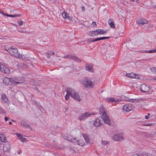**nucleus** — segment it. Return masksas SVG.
Wrapping results in <instances>:
<instances>
[{
  "label": "nucleus",
  "instance_id": "nucleus-24",
  "mask_svg": "<svg viewBox=\"0 0 156 156\" xmlns=\"http://www.w3.org/2000/svg\"><path fill=\"white\" fill-rule=\"evenodd\" d=\"M62 15L64 18L67 19L68 20H71V18L69 16L68 14L66 12H63L62 14Z\"/></svg>",
  "mask_w": 156,
  "mask_h": 156
},
{
  "label": "nucleus",
  "instance_id": "nucleus-14",
  "mask_svg": "<svg viewBox=\"0 0 156 156\" xmlns=\"http://www.w3.org/2000/svg\"><path fill=\"white\" fill-rule=\"evenodd\" d=\"M64 58H66L69 59H73L74 60L78 62H80V60L79 59L73 55H68L64 57Z\"/></svg>",
  "mask_w": 156,
  "mask_h": 156
},
{
  "label": "nucleus",
  "instance_id": "nucleus-2",
  "mask_svg": "<svg viewBox=\"0 0 156 156\" xmlns=\"http://www.w3.org/2000/svg\"><path fill=\"white\" fill-rule=\"evenodd\" d=\"M80 83L83 86L87 89H91L94 86V83L89 78L86 77L83 79Z\"/></svg>",
  "mask_w": 156,
  "mask_h": 156
},
{
  "label": "nucleus",
  "instance_id": "nucleus-36",
  "mask_svg": "<svg viewBox=\"0 0 156 156\" xmlns=\"http://www.w3.org/2000/svg\"><path fill=\"white\" fill-rule=\"evenodd\" d=\"M67 94L65 96V99L66 100H68L69 98V95H70V94H69L68 93H67V92H66Z\"/></svg>",
  "mask_w": 156,
  "mask_h": 156
},
{
  "label": "nucleus",
  "instance_id": "nucleus-49",
  "mask_svg": "<svg viewBox=\"0 0 156 156\" xmlns=\"http://www.w3.org/2000/svg\"><path fill=\"white\" fill-rule=\"evenodd\" d=\"M154 79L155 80H156V77L154 78Z\"/></svg>",
  "mask_w": 156,
  "mask_h": 156
},
{
  "label": "nucleus",
  "instance_id": "nucleus-25",
  "mask_svg": "<svg viewBox=\"0 0 156 156\" xmlns=\"http://www.w3.org/2000/svg\"><path fill=\"white\" fill-rule=\"evenodd\" d=\"M86 69L89 72H93L94 71L93 69L91 66L87 64L85 66Z\"/></svg>",
  "mask_w": 156,
  "mask_h": 156
},
{
  "label": "nucleus",
  "instance_id": "nucleus-43",
  "mask_svg": "<svg viewBox=\"0 0 156 156\" xmlns=\"http://www.w3.org/2000/svg\"><path fill=\"white\" fill-rule=\"evenodd\" d=\"M8 119L7 117H5V121H6V122L7 121Z\"/></svg>",
  "mask_w": 156,
  "mask_h": 156
},
{
  "label": "nucleus",
  "instance_id": "nucleus-48",
  "mask_svg": "<svg viewBox=\"0 0 156 156\" xmlns=\"http://www.w3.org/2000/svg\"><path fill=\"white\" fill-rule=\"evenodd\" d=\"M54 154L55 155V156H58L57 155L55 154Z\"/></svg>",
  "mask_w": 156,
  "mask_h": 156
},
{
  "label": "nucleus",
  "instance_id": "nucleus-21",
  "mask_svg": "<svg viewBox=\"0 0 156 156\" xmlns=\"http://www.w3.org/2000/svg\"><path fill=\"white\" fill-rule=\"evenodd\" d=\"M109 38V37H100L97 38L95 39H93L92 40V42H94L95 41H98L102 40H105L106 39H107Z\"/></svg>",
  "mask_w": 156,
  "mask_h": 156
},
{
  "label": "nucleus",
  "instance_id": "nucleus-44",
  "mask_svg": "<svg viewBox=\"0 0 156 156\" xmlns=\"http://www.w3.org/2000/svg\"><path fill=\"white\" fill-rule=\"evenodd\" d=\"M152 124H151L150 123H147L145 125L146 126H149L150 125H151Z\"/></svg>",
  "mask_w": 156,
  "mask_h": 156
},
{
  "label": "nucleus",
  "instance_id": "nucleus-19",
  "mask_svg": "<svg viewBox=\"0 0 156 156\" xmlns=\"http://www.w3.org/2000/svg\"><path fill=\"white\" fill-rule=\"evenodd\" d=\"M99 112L101 115H103L105 113H107L103 106H101L99 108Z\"/></svg>",
  "mask_w": 156,
  "mask_h": 156
},
{
  "label": "nucleus",
  "instance_id": "nucleus-45",
  "mask_svg": "<svg viewBox=\"0 0 156 156\" xmlns=\"http://www.w3.org/2000/svg\"><path fill=\"white\" fill-rule=\"evenodd\" d=\"M82 9V11H84V7L83 6H82L81 7Z\"/></svg>",
  "mask_w": 156,
  "mask_h": 156
},
{
  "label": "nucleus",
  "instance_id": "nucleus-20",
  "mask_svg": "<svg viewBox=\"0 0 156 156\" xmlns=\"http://www.w3.org/2000/svg\"><path fill=\"white\" fill-rule=\"evenodd\" d=\"M3 82L5 84L10 85L12 84V83L10 82V80L9 78L8 77H6L4 78L3 80Z\"/></svg>",
  "mask_w": 156,
  "mask_h": 156
},
{
  "label": "nucleus",
  "instance_id": "nucleus-10",
  "mask_svg": "<svg viewBox=\"0 0 156 156\" xmlns=\"http://www.w3.org/2000/svg\"><path fill=\"white\" fill-rule=\"evenodd\" d=\"M140 88L142 91L144 93H148L150 92V90L149 87L144 84L141 85Z\"/></svg>",
  "mask_w": 156,
  "mask_h": 156
},
{
  "label": "nucleus",
  "instance_id": "nucleus-30",
  "mask_svg": "<svg viewBox=\"0 0 156 156\" xmlns=\"http://www.w3.org/2000/svg\"><path fill=\"white\" fill-rule=\"evenodd\" d=\"M20 124L27 127H28L29 126V124H28L26 122L23 121H22L20 122Z\"/></svg>",
  "mask_w": 156,
  "mask_h": 156
},
{
  "label": "nucleus",
  "instance_id": "nucleus-22",
  "mask_svg": "<svg viewBox=\"0 0 156 156\" xmlns=\"http://www.w3.org/2000/svg\"><path fill=\"white\" fill-rule=\"evenodd\" d=\"M139 52H141L142 53H153L156 52V49H151L149 51H144V50H141L138 51Z\"/></svg>",
  "mask_w": 156,
  "mask_h": 156
},
{
  "label": "nucleus",
  "instance_id": "nucleus-1",
  "mask_svg": "<svg viewBox=\"0 0 156 156\" xmlns=\"http://www.w3.org/2000/svg\"><path fill=\"white\" fill-rule=\"evenodd\" d=\"M62 136L64 139L70 141L75 144L82 146L84 144V143L83 140H77L76 138H73L71 135L68 134L66 133H63Z\"/></svg>",
  "mask_w": 156,
  "mask_h": 156
},
{
  "label": "nucleus",
  "instance_id": "nucleus-4",
  "mask_svg": "<svg viewBox=\"0 0 156 156\" xmlns=\"http://www.w3.org/2000/svg\"><path fill=\"white\" fill-rule=\"evenodd\" d=\"M7 51L9 54L16 57L20 58H22V55L19 53L18 50L16 48L12 47L10 48H9Z\"/></svg>",
  "mask_w": 156,
  "mask_h": 156
},
{
  "label": "nucleus",
  "instance_id": "nucleus-37",
  "mask_svg": "<svg viewBox=\"0 0 156 156\" xmlns=\"http://www.w3.org/2000/svg\"><path fill=\"white\" fill-rule=\"evenodd\" d=\"M17 23L20 26H21L22 25L23 22L22 20H20L17 21Z\"/></svg>",
  "mask_w": 156,
  "mask_h": 156
},
{
  "label": "nucleus",
  "instance_id": "nucleus-42",
  "mask_svg": "<svg viewBox=\"0 0 156 156\" xmlns=\"http://www.w3.org/2000/svg\"><path fill=\"white\" fill-rule=\"evenodd\" d=\"M18 31L20 32V33H26V31H25V32H24L22 30H18Z\"/></svg>",
  "mask_w": 156,
  "mask_h": 156
},
{
  "label": "nucleus",
  "instance_id": "nucleus-35",
  "mask_svg": "<svg viewBox=\"0 0 156 156\" xmlns=\"http://www.w3.org/2000/svg\"><path fill=\"white\" fill-rule=\"evenodd\" d=\"M97 24L95 22H92V23L91 24L90 26L91 27H94L96 26Z\"/></svg>",
  "mask_w": 156,
  "mask_h": 156
},
{
  "label": "nucleus",
  "instance_id": "nucleus-40",
  "mask_svg": "<svg viewBox=\"0 0 156 156\" xmlns=\"http://www.w3.org/2000/svg\"><path fill=\"white\" fill-rule=\"evenodd\" d=\"M46 56L47 57V58H50V54L48 53H46Z\"/></svg>",
  "mask_w": 156,
  "mask_h": 156
},
{
  "label": "nucleus",
  "instance_id": "nucleus-32",
  "mask_svg": "<svg viewBox=\"0 0 156 156\" xmlns=\"http://www.w3.org/2000/svg\"><path fill=\"white\" fill-rule=\"evenodd\" d=\"M2 14H3L4 15H5L7 16L10 17H19L20 16V15H9L7 14H4L1 12Z\"/></svg>",
  "mask_w": 156,
  "mask_h": 156
},
{
  "label": "nucleus",
  "instance_id": "nucleus-51",
  "mask_svg": "<svg viewBox=\"0 0 156 156\" xmlns=\"http://www.w3.org/2000/svg\"><path fill=\"white\" fill-rule=\"evenodd\" d=\"M12 121H13V122H14V121H13V120H12Z\"/></svg>",
  "mask_w": 156,
  "mask_h": 156
},
{
  "label": "nucleus",
  "instance_id": "nucleus-16",
  "mask_svg": "<svg viewBox=\"0 0 156 156\" xmlns=\"http://www.w3.org/2000/svg\"><path fill=\"white\" fill-rule=\"evenodd\" d=\"M1 100L2 101L7 103L9 102L8 98L5 94H2L1 96Z\"/></svg>",
  "mask_w": 156,
  "mask_h": 156
},
{
  "label": "nucleus",
  "instance_id": "nucleus-7",
  "mask_svg": "<svg viewBox=\"0 0 156 156\" xmlns=\"http://www.w3.org/2000/svg\"><path fill=\"white\" fill-rule=\"evenodd\" d=\"M0 70L2 72L5 74H9L10 73V69L2 63L0 64Z\"/></svg>",
  "mask_w": 156,
  "mask_h": 156
},
{
  "label": "nucleus",
  "instance_id": "nucleus-17",
  "mask_svg": "<svg viewBox=\"0 0 156 156\" xmlns=\"http://www.w3.org/2000/svg\"><path fill=\"white\" fill-rule=\"evenodd\" d=\"M15 83L16 84L23 83L24 82V80L21 77H19L16 79H15Z\"/></svg>",
  "mask_w": 156,
  "mask_h": 156
},
{
  "label": "nucleus",
  "instance_id": "nucleus-8",
  "mask_svg": "<svg viewBox=\"0 0 156 156\" xmlns=\"http://www.w3.org/2000/svg\"><path fill=\"white\" fill-rule=\"evenodd\" d=\"M101 117L104 123L108 125L110 124V119L107 113L104 114L103 115H101Z\"/></svg>",
  "mask_w": 156,
  "mask_h": 156
},
{
  "label": "nucleus",
  "instance_id": "nucleus-27",
  "mask_svg": "<svg viewBox=\"0 0 156 156\" xmlns=\"http://www.w3.org/2000/svg\"><path fill=\"white\" fill-rule=\"evenodd\" d=\"M16 135L19 138L20 140L22 142L26 141V139L23 138L20 134L17 133Z\"/></svg>",
  "mask_w": 156,
  "mask_h": 156
},
{
  "label": "nucleus",
  "instance_id": "nucleus-41",
  "mask_svg": "<svg viewBox=\"0 0 156 156\" xmlns=\"http://www.w3.org/2000/svg\"><path fill=\"white\" fill-rule=\"evenodd\" d=\"M46 1L48 2H54L55 0H45Z\"/></svg>",
  "mask_w": 156,
  "mask_h": 156
},
{
  "label": "nucleus",
  "instance_id": "nucleus-29",
  "mask_svg": "<svg viewBox=\"0 0 156 156\" xmlns=\"http://www.w3.org/2000/svg\"><path fill=\"white\" fill-rule=\"evenodd\" d=\"M108 23L110 27L112 28H114L115 27L114 23L113 21L111 20H109Z\"/></svg>",
  "mask_w": 156,
  "mask_h": 156
},
{
  "label": "nucleus",
  "instance_id": "nucleus-6",
  "mask_svg": "<svg viewBox=\"0 0 156 156\" xmlns=\"http://www.w3.org/2000/svg\"><path fill=\"white\" fill-rule=\"evenodd\" d=\"M134 108L133 105L131 104H127L124 105L122 108V109L124 111L126 112H128L132 110Z\"/></svg>",
  "mask_w": 156,
  "mask_h": 156
},
{
  "label": "nucleus",
  "instance_id": "nucleus-47",
  "mask_svg": "<svg viewBox=\"0 0 156 156\" xmlns=\"http://www.w3.org/2000/svg\"><path fill=\"white\" fill-rule=\"evenodd\" d=\"M12 24L13 25V26H17V25L15 24Z\"/></svg>",
  "mask_w": 156,
  "mask_h": 156
},
{
  "label": "nucleus",
  "instance_id": "nucleus-33",
  "mask_svg": "<svg viewBox=\"0 0 156 156\" xmlns=\"http://www.w3.org/2000/svg\"><path fill=\"white\" fill-rule=\"evenodd\" d=\"M151 71L154 74L156 73V68L153 67L150 69Z\"/></svg>",
  "mask_w": 156,
  "mask_h": 156
},
{
  "label": "nucleus",
  "instance_id": "nucleus-50",
  "mask_svg": "<svg viewBox=\"0 0 156 156\" xmlns=\"http://www.w3.org/2000/svg\"><path fill=\"white\" fill-rule=\"evenodd\" d=\"M52 55H54V52H53L52 53Z\"/></svg>",
  "mask_w": 156,
  "mask_h": 156
},
{
  "label": "nucleus",
  "instance_id": "nucleus-18",
  "mask_svg": "<svg viewBox=\"0 0 156 156\" xmlns=\"http://www.w3.org/2000/svg\"><path fill=\"white\" fill-rule=\"evenodd\" d=\"M10 149V146L8 144H5L3 146V151L5 152L8 151Z\"/></svg>",
  "mask_w": 156,
  "mask_h": 156
},
{
  "label": "nucleus",
  "instance_id": "nucleus-26",
  "mask_svg": "<svg viewBox=\"0 0 156 156\" xmlns=\"http://www.w3.org/2000/svg\"><path fill=\"white\" fill-rule=\"evenodd\" d=\"M83 136L85 142L87 144H89V138L87 135L86 134H83Z\"/></svg>",
  "mask_w": 156,
  "mask_h": 156
},
{
  "label": "nucleus",
  "instance_id": "nucleus-9",
  "mask_svg": "<svg viewBox=\"0 0 156 156\" xmlns=\"http://www.w3.org/2000/svg\"><path fill=\"white\" fill-rule=\"evenodd\" d=\"M112 139L115 141H119L123 140L124 138L122 134L119 133L114 135L112 137Z\"/></svg>",
  "mask_w": 156,
  "mask_h": 156
},
{
  "label": "nucleus",
  "instance_id": "nucleus-5",
  "mask_svg": "<svg viewBox=\"0 0 156 156\" xmlns=\"http://www.w3.org/2000/svg\"><path fill=\"white\" fill-rule=\"evenodd\" d=\"M106 31L102 29H98L94 31H90L88 33V35L91 37H94L98 35H101L106 33Z\"/></svg>",
  "mask_w": 156,
  "mask_h": 156
},
{
  "label": "nucleus",
  "instance_id": "nucleus-38",
  "mask_svg": "<svg viewBox=\"0 0 156 156\" xmlns=\"http://www.w3.org/2000/svg\"><path fill=\"white\" fill-rule=\"evenodd\" d=\"M9 79L10 80V82L11 83H12V82L15 83V81H16L15 79H14L12 78H9Z\"/></svg>",
  "mask_w": 156,
  "mask_h": 156
},
{
  "label": "nucleus",
  "instance_id": "nucleus-46",
  "mask_svg": "<svg viewBox=\"0 0 156 156\" xmlns=\"http://www.w3.org/2000/svg\"><path fill=\"white\" fill-rule=\"evenodd\" d=\"M9 124L11 125L12 124V122H9Z\"/></svg>",
  "mask_w": 156,
  "mask_h": 156
},
{
  "label": "nucleus",
  "instance_id": "nucleus-3",
  "mask_svg": "<svg viewBox=\"0 0 156 156\" xmlns=\"http://www.w3.org/2000/svg\"><path fill=\"white\" fill-rule=\"evenodd\" d=\"M66 91V92H67V93L70 94L71 96L75 99L78 101H81V99L80 95L78 93L76 92L73 89L70 88H67Z\"/></svg>",
  "mask_w": 156,
  "mask_h": 156
},
{
  "label": "nucleus",
  "instance_id": "nucleus-52",
  "mask_svg": "<svg viewBox=\"0 0 156 156\" xmlns=\"http://www.w3.org/2000/svg\"><path fill=\"white\" fill-rule=\"evenodd\" d=\"M131 0V1H134V0Z\"/></svg>",
  "mask_w": 156,
  "mask_h": 156
},
{
  "label": "nucleus",
  "instance_id": "nucleus-13",
  "mask_svg": "<svg viewBox=\"0 0 156 156\" xmlns=\"http://www.w3.org/2000/svg\"><path fill=\"white\" fill-rule=\"evenodd\" d=\"M105 101L108 102H114L115 103H117L119 101H121L119 99H115L113 98L109 97L105 98Z\"/></svg>",
  "mask_w": 156,
  "mask_h": 156
},
{
  "label": "nucleus",
  "instance_id": "nucleus-23",
  "mask_svg": "<svg viewBox=\"0 0 156 156\" xmlns=\"http://www.w3.org/2000/svg\"><path fill=\"white\" fill-rule=\"evenodd\" d=\"M138 22L139 24H144L147 23V21L144 19H141L139 20Z\"/></svg>",
  "mask_w": 156,
  "mask_h": 156
},
{
  "label": "nucleus",
  "instance_id": "nucleus-12",
  "mask_svg": "<svg viewBox=\"0 0 156 156\" xmlns=\"http://www.w3.org/2000/svg\"><path fill=\"white\" fill-rule=\"evenodd\" d=\"M90 115L88 112H85L82 114L78 118L79 120H84Z\"/></svg>",
  "mask_w": 156,
  "mask_h": 156
},
{
  "label": "nucleus",
  "instance_id": "nucleus-34",
  "mask_svg": "<svg viewBox=\"0 0 156 156\" xmlns=\"http://www.w3.org/2000/svg\"><path fill=\"white\" fill-rule=\"evenodd\" d=\"M101 143L103 145H106L108 144V142L106 140H102L101 141Z\"/></svg>",
  "mask_w": 156,
  "mask_h": 156
},
{
  "label": "nucleus",
  "instance_id": "nucleus-39",
  "mask_svg": "<svg viewBox=\"0 0 156 156\" xmlns=\"http://www.w3.org/2000/svg\"><path fill=\"white\" fill-rule=\"evenodd\" d=\"M150 115V114L149 113H148L147 114V115H145V118L146 119H148L149 118L148 116H149Z\"/></svg>",
  "mask_w": 156,
  "mask_h": 156
},
{
  "label": "nucleus",
  "instance_id": "nucleus-11",
  "mask_svg": "<svg viewBox=\"0 0 156 156\" xmlns=\"http://www.w3.org/2000/svg\"><path fill=\"white\" fill-rule=\"evenodd\" d=\"M122 99L123 100H126L133 103L137 102L140 100V99H139L129 98L126 96H122Z\"/></svg>",
  "mask_w": 156,
  "mask_h": 156
},
{
  "label": "nucleus",
  "instance_id": "nucleus-31",
  "mask_svg": "<svg viewBox=\"0 0 156 156\" xmlns=\"http://www.w3.org/2000/svg\"><path fill=\"white\" fill-rule=\"evenodd\" d=\"M126 76L127 77L130 78H134L135 77V76L133 73H129L126 74Z\"/></svg>",
  "mask_w": 156,
  "mask_h": 156
},
{
  "label": "nucleus",
  "instance_id": "nucleus-15",
  "mask_svg": "<svg viewBox=\"0 0 156 156\" xmlns=\"http://www.w3.org/2000/svg\"><path fill=\"white\" fill-rule=\"evenodd\" d=\"M102 121H101L100 119L97 118L94 121L93 125L94 126L96 127H98L100 126L101 124H102Z\"/></svg>",
  "mask_w": 156,
  "mask_h": 156
},
{
  "label": "nucleus",
  "instance_id": "nucleus-28",
  "mask_svg": "<svg viewBox=\"0 0 156 156\" xmlns=\"http://www.w3.org/2000/svg\"><path fill=\"white\" fill-rule=\"evenodd\" d=\"M0 140L3 142L5 141L6 139L4 134H0Z\"/></svg>",
  "mask_w": 156,
  "mask_h": 156
}]
</instances>
